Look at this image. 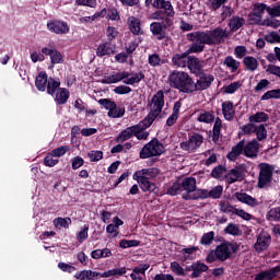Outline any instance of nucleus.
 I'll list each match as a JSON object with an SVG mask.
<instances>
[{
	"label": "nucleus",
	"mask_w": 280,
	"mask_h": 280,
	"mask_svg": "<svg viewBox=\"0 0 280 280\" xmlns=\"http://www.w3.org/2000/svg\"><path fill=\"white\" fill-rule=\"evenodd\" d=\"M264 12H266V4H255L253 12L249 14L250 23H261V19H264Z\"/></svg>",
	"instance_id": "nucleus-19"
},
{
	"label": "nucleus",
	"mask_w": 280,
	"mask_h": 280,
	"mask_svg": "<svg viewBox=\"0 0 280 280\" xmlns=\"http://www.w3.org/2000/svg\"><path fill=\"white\" fill-rule=\"evenodd\" d=\"M135 137V126L128 127L122 130L117 137V143H124V141H128V139H132Z\"/></svg>",
	"instance_id": "nucleus-35"
},
{
	"label": "nucleus",
	"mask_w": 280,
	"mask_h": 280,
	"mask_svg": "<svg viewBox=\"0 0 280 280\" xmlns=\"http://www.w3.org/2000/svg\"><path fill=\"white\" fill-rule=\"evenodd\" d=\"M167 83L172 89L180 93H195L197 86L189 73L180 70H172L167 77Z\"/></svg>",
	"instance_id": "nucleus-2"
},
{
	"label": "nucleus",
	"mask_w": 280,
	"mask_h": 280,
	"mask_svg": "<svg viewBox=\"0 0 280 280\" xmlns=\"http://www.w3.org/2000/svg\"><path fill=\"white\" fill-rule=\"evenodd\" d=\"M225 180L231 185L233 183H237V180H242V172L237 168L231 170L225 175Z\"/></svg>",
	"instance_id": "nucleus-39"
},
{
	"label": "nucleus",
	"mask_w": 280,
	"mask_h": 280,
	"mask_svg": "<svg viewBox=\"0 0 280 280\" xmlns=\"http://www.w3.org/2000/svg\"><path fill=\"white\" fill-rule=\"evenodd\" d=\"M97 277H100V272L97 271H92V270H82V271H78L74 275V279H79V280H94Z\"/></svg>",
	"instance_id": "nucleus-34"
},
{
	"label": "nucleus",
	"mask_w": 280,
	"mask_h": 280,
	"mask_svg": "<svg viewBox=\"0 0 280 280\" xmlns=\"http://www.w3.org/2000/svg\"><path fill=\"white\" fill-rule=\"evenodd\" d=\"M243 63L247 71H257V67H259V61H257V58L250 56L245 57L243 59Z\"/></svg>",
	"instance_id": "nucleus-38"
},
{
	"label": "nucleus",
	"mask_w": 280,
	"mask_h": 280,
	"mask_svg": "<svg viewBox=\"0 0 280 280\" xmlns=\"http://www.w3.org/2000/svg\"><path fill=\"white\" fill-rule=\"evenodd\" d=\"M215 116L209 112H201L197 117V121L200 124H213Z\"/></svg>",
	"instance_id": "nucleus-45"
},
{
	"label": "nucleus",
	"mask_w": 280,
	"mask_h": 280,
	"mask_svg": "<svg viewBox=\"0 0 280 280\" xmlns=\"http://www.w3.org/2000/svg\"><path fill=\"white\" fill-rule=\"evenodd\" d=\"M88 156L92 163H95L97 161H102L104 159V153L102 151H90L88 153Z\"/></svg>",
	"instance_id": "nucleus-58"
},
{
	"label": "nucleus",
	"mask_w": 280,
	"mask_h": 280,
	"mask_svg": "<svg viewBox=\"0 0 280 280\" xmlns=\"http://www.w3.org/2000/svg\"><path fill=\"white\" fill-rule=\"evenodd\" d=\"M42 54L45 56H50L51 65H62V62H65L62 52L56 48L44 47L42 48Z\"/></svg>",
	"instance_id": "nucleus-17"
},
{
	"label": "nucleus",
	"mask_w": 280,
	"mask_h": 280,
	"mask_svg": "<svg viewBox=\"0 0 280 280\" xmlns=\"http://www.w3.org/2000/svg\"><path fill=\"white\" fill-rule=\"evenodd\" d=\"M235 198L238 202H243V205H247L248 207H257L259 205L257 199L246 192H235Z\"/></svg>",
	"instance_id": "nucleus-24"
},
{
	"label": "nucleus",
	"mask_w": 280,
	"mask_h": 280,
	"mask_svg": "<svg viewBox=\"0 0 280 280\" xmlns=\"http://www.w3.org/2000/svg\"><path fill=\"white\" fill-rule=\"evenodd\" d=\"M233 213H234V215H238V218H242V220H247V221L253 220V214H250L242 209L235 208L233 210Z\"/></svg>",
	"instance_id": "nucleus-60"
},
{
	"label": "nucleus",
	"mask_w": 280,
	"mask_h": 280,
	"mask_svg": "<svg viewBox=\"0 0 280 280\" xmlns=\"http://www.w3.org/2000/svg\"><path fill=\"white\" fill-rule=\"evenodd\" d=\"M70 150L71 148L69 145H61L50 152L55 155L56 159H60V156H65V154H67Z\"/></svg>",
	"instance_id": "nucleus-54"
},
{
	"label": "nucleus",
	"mask_w": 280,
	"mask_h": 280,
	"mask_svg": "<svg viewBox=\"0 0 280 280\" xmlns=\"http://www.w3.org/2000/svg\"><path fill=\"white\" fill-rule=\"evenodd\" d=\"M243 152L245 156L253 159V156H256L259 152V142H257V140H252L245 148L243 147Z\"/></svg>",
	"instance_id": "nucleus-23"
},
{
	"label": "nucleus",
	"mask_w": 280,
	"mask_h": 280,
	"mask_svg": "<svg viewBox=\"0 0 280 280\" xmlns=\"http://www.w3.org/2000/svg\"><path fill=\"white\" fill-rule=\"evenodd\" d=\"M153 8L156 10H163L165 16L173 18L176 12L171 1L167 0H151Z\"/></svg>",
	"instance_id": "nucleus-16"
},
{
	"label": "nucleus",
	"mask_w": 280,
	"mask_h": 280,
	"mask_svg": "<svg viewBox=\"0 0 280 280\" xmlns=\"http://www.w3.org/2000/svg\"><path fill=\"white\" fill-rule=\"evenodd\" d=\"M58 163V158H56V155L51 151L44 159V165H46V167H56Z\"/></svg>",
	"instance_id": "nucleus-48"
},
{
	"label": "nucleus",
	"mask_w": 280,
	"mask_h": 280,
	"mask_svg": "<svg viewBox=\"0 0 280 280\" xmlns=\"http://www.w3.org/2000/svg\"><path fill=\"white\" fill-rule=\"evenodd\" d=\"M35 86L38 91H47L48 95H54L56 89L60 86V81L52 78L48 79L46 72H39L35 79Z\"/></svg>",
	"instance_id": "nucleus-4"
},
{
	"label": "nucleus",
	"mask_w": 280,
	"mask_h": 280,
	"mask_svg": "<svg viewBox=\"0 0 280 280\" xmlns=\"http://www.w3.org/2000/svg\"><path fill=\"white\" fill-rule=\"evenodd\" d=\"M115 54V45L109 42L101 43L96 48V56L104 58V56H113Z\"/></svg>",
	"instance_id": "nucleus-20"
},
{
	"label": "nucleus",
	"mask_w": 280,
	"mask_h": 280,
	"mask_svg": "<svg viewBox=\"0 0 280 280\" xmlns=\"http://www.w3.org/2000/svg\"><path fill=\"white\" fill-rule=\"evenodd\" d=\"M267 219L270 220V222H279V220H280V207L270 209L267 213Z\"/></svg>",
	"instance_id": "nucleus-51"
},
{
	"label": "nucleus",
	"mask_w": 280,
	"mask_h": 280,
	"mask_svg": "<svg viewBox=\"0 0 280 280\" xmlns=\"http://www.w3.org/2000/svg\"><path fill=\"white\" fill-rule=\"evenodd\" d=\"M254 132L259 141H264V139H267L268 137V130H266L265 125H256Z\"/></svg>",
	"instance_id": "nucleus-49"
},
{
	"label": "nucleus",
	"mask_w": 280,
	"mask_h": 280,
	"mask_svg": "<svg viewBox=\"0 0 280 280\" xmlns=\"http://www.w3.org/2000/svg\"><path fill=\"white\" fill-rule=\"evenodd\" d=\"M190 45V51L195 54H202L206 45H222L225 38H231V32L226 28L215 27L209 32H194L187 35Z\"/></svg>",
	"instance_id": "nucleus-1"
},
{
	"label": "nucleus",
	"mask_w": 280,
	"mask_h": 280,
	"mask_svg": "<svg viewBox=\"0 0 280 280\" xmlns=\"http://www.w3.org/2000/svg\"><path fill=\"white\" fill-rule=\"evenodd\" d=\"M192 277H200L201 272H207L209 267L205 262H195L191 265Z\"/></svg>",
	"instance_id": "nucleus-42"
},
{
	"label": "nucleus",
	"mask_w": 280,
	"mask_h": 280,
	"mask_svg": "<svg viewBox=\"0 0 280 280\" xmlns=\"http://www.w3.org/2000/svg\"><path fill=\"white\" fill-rule=\"evenodd\" d=\"M256 126L257 125L249 121V124L243 125L241 127V130H242L243 135H253V132H255Z\"/></svg>",
	"instance_id": "nucleus-62"
},
{
	"label": "nucleus",
	"mask_w": 280,
	"mask_h": 280,
	"mask_svg": "<svg viewBox=\"0 0 280 280\" xmlns=\"http://www.w3.org/2000/svg\"><path fill=\"white\" fill-rule=\"evenodd\" d=\"M202 156H205V165L209 167V165H213V163H217L218 161V154H215L213 151L208 150L205 153H202Z\"/></svg>",
	"instance_id": "nucleus-46"
},
{
	"label": "nucleus",
	"mask_w": 280,
	"mask_h": 280,
	"mask_svg": "<svg viewBox=\"0 0 280 280\" xmlns=\"http://www.w3.org/2000/svg\"><path fill=\"white\" fill-rule=\"evenodd\" d=\"M171 270L178 277H184L185 275V269L177 261L171 262Z\"/></svg>",
	"instance_id": "nucleus-57"
},
{
	"label": "nucleus",
	"mask_w": 280,
	"mask_h": 280,
	"mask_svg": "<svg viewBox=\"0 0 280 280\" xmlns=\"http://www.w3.org/2000/svg\"><path fill=\"white\" fill-rule=\"evenodd\" d=\"M182 187L185 194H183L184 200H200V197H196L197 191H202V189L196 188V178L194 177H186L182 182Z\"/></svg>",
	"instance_id": "nucleus-8"
},
{
	"label": "nucleus",
	"mask_w": 280,
	"mask_h": 280,
	"mask_svg": "<svg viewBox=\"0 0 280 280\" xmlns=\"http://www.w3.org/2000/svg\"><path fill=\"white\" fill-rule=\"evenodd\" d=\"M182 106L183 104L179 101L175 102L173 107V113L166 120V126H174L175 122L178 121V115H180Z\"/></svg>",
	"instance_id": "nucleus-31"
},
{
	"label": "nucleus",
	"mask_w": 280,
	"mask_h": 280,
	"mask_svg": "<svg viewBox=\"0 0 280 280\" xmlns=\"http://www.w3.org/2000/svg\"><path fill=\"white\" fill-rule=\"evenodd\" d=\"M107 115L113 119H119V117H124V115H126V108L117 107V104H115L114 107L108 110Z\"/></svg>",
	"instance_id": "nucleus-43"
},
{
	"label": "nucleus",
	"mask_w": 280,
	"mask_h": 280,
	"mask_svg": "<svg viewBox=\"0 0 280 280\" xmlns=\"http://www.w3.org/2000/svg\"><path fill=\"white\" fill-rule=\"evenodd\" d=\"M244 23H245L244 18L233 16L230 20L229 27L231 32H237V30H240V27H242Z\"/></svg>",
	"instance_id": "nucleus-44"
},
{
	"label": "nucleus",
	"mask_w": 280,
	"mask_h": 280,
	"mask_svg": "<svg viewBox=\"0 0 280 280\" xmlns=\"http://www.w3.org/2000/svg\"><path fill=\"white\" fill-rule=\"evenodd\" d=\"M266 10L270 16H280V5H276V7L266 5Z\"/></svg>",
	"instance_id": "nucleus-64"
},
{
	"label": "nucleus",
	"mask_w": 280,
	"mask_h": 280,
	"mask_svg": "<svg viewBox=\"0 0 280 280\" xmlns=\"http://www.w3.org/2000/svg\"><path fill=\"white\" fill-rule=\"evenodd\" d=\"M75 4L85 8H97V0H75Z\"/></svg>",
	"instance_id": "nucleus-61"
},
{
	"label": "nucleus",
	"mask_w": 280,
	"mask_h": 280,
	"mask_svg": "<svg viewBox=\"0 0 280 280\" xmlns=\"http://www.w3.org/2000/svg\"><path fill=\"white\" fill-rule=\"evenodd\" d=\"M133 180H137L138 185L140 186V189L142 191H151L152 194H159V187L156 184L150 182L148 177H143L141 175L133 174L132 175Z\"/></svg>",
	"instance_id": "nucleus-13"
},
{
	"label": "nucleus",
	"mask_w": 280,
	"mask_h": 280,
	"mask_svg": "<svg viewBox=\"0 0 280 280\" xmlns=\"http://www.w3.org/2000/svg\"><path fill=\"white\" fill-rule=\"evenodd\" d=\"M223 63L228 69H230L231 73H235L237 69H240V61H237L235 58L229 56L224 59Z\"/></svg>",
	"instance_id": "nucleus-40"
},
{
	"label": "nucleus",
	"mask_w": 280,
	"mask_h": 280,
	"mask_svg": "<svg viewBox=\"0 0 280 280\" xmlns=\"http://www.w3.org/2000/svg\"><path fill=\"white\" fill-rule=\"evenodd\" d=\"M187 67L190 73H195V75H198L202 73L203 62L200 61V59H198L197 57H189Z\"/></svg>",
	"instance_id": "nucleus-21"
},
{
	"label": "nucleus",
	"mask_w": 280,
	"mask_h": 280,
	"mask_svg": "<svg viewBox=\"0 0 280 280\" xmlns=\"http://www.w3.org/2000/svg\"><path fill=\"white\" fill-rule=\"evenodd\" d=\"M214 238H215V232L211 231V232L205 233L201 236L200 244H202L203 246H209V244H211Z\"/></svg>",
	"instance_id": "nucleus-55"
},
{
	"label": "nucleus",
	"mask_w": 280,
	"mask_h": 280,
	"mask_svg": "<svg viewBox=\"0 0 280 280\" xmlns=\"http://www.w3.org/2000/svg\"><path fill=\"white\" fill-rule=\"evenodd\" d=\"M268 100H280V89L267 91L261 96L262 102H266Z\"/></svg>",
	"instance_id": "nucleus-50"
},
{
	"label": "nucleus",
	"mask_w": 280,
	"mask_h": 280,
	"mask_svg": "<svg viewBox=\"0 0 280 280\" xmlns=\"http://www.w3.org/2000/svg\"><path fill=\"white\" fill-rule=\"evenodd\" d=\"M119 226H124V222L121 219H119V217H115L113 219V223L106 226V231L110 235L114 234V237H117V235H119Z\"/></svg>",
	"instance_id": "nucleus-28"
},
{
	"label": "nucleus",
	"mask_w": 280,
	"mask_h": 280,
	"mask_svg": "<svg viewBox=\"0 0 280 280\" xmlns=\"http://www.w3.org/2000/svg\"><path fill=\"white\" fill-rule=\"evenodd\" d=\"M144 78L143 73L138 72L135 74H131L128 71H119V72H113L107 75H104L102 78L103 84H117V82H121L124 80V84H139L140 81H142Z\"/></svg>",
	"instance_id": "nucleus-3"
},
{
	"label": "nucleus",
	"mask_w": 280,
	"mask_h": 280,
	"mask_svg": "<svg viewBox=\"0 0 280 280\" xmlns=\"http://www.w3.org/2000/svg\"><path fill=\"white\" fill-rule=\"evenodd\" d=\"M270 119V116L266 114L265 112H258L256 114H253L249 116L248 120L250 124H264Z\"/></svg>",
	"instance_id": "nucleus-36"
},
{
	"label": "nucleus",
	"mask_w": 280,
	"mask_h": 280,
	"mask_svg": "<svg viewBox=\"0 0 280 280\" xmlns=\"http://www.w3.org/2000/svg\"><path fill=\"white\" fill-rule=\"evenodd\" d=\"M31 60L32 62H45V54L33 51L31 52Z\"/></svg>",
	"instance_id": "nucleus-63"
},
{
	"label": "nucleus",
	"mask_w": 280,
	"mask_h": 280,
	"mask_svg": "<svg viewBox=\"0 0 280 280\" xmlns=\"http://www.w3.org/2000/svg\"><path fill=\"white\" fill-rule=\"evenodd\" d=\"M153 122V118L147 116L142 121L133 126V137H136L139 141H145V139L150 137V133L145 131V129L150 128Z\"/></svg>",
	"instance_id": "nucleus-11"
},
{
	"label": "nucleus",
	"mask_w": 280,
	"mask_h": 280,
	"mask_svg": "<svg viewBox=\"0 0 280 280\" xmlns=\"http://www.w3.org/2000/svg\"><path fill=\"white\" fill-rule=\"evenodd\" d=\"M242 152H244V141L238 142L232 148L231 152L228 153L229 161H236Z\"/></svg>",
	"instance_id": "nucleus-37"
},
{
	"label": "nucleus",
	"mask_w": 280,
	"mask_h": 280,
	"mask_svg": "<svg viewBox=\"0 0 280 280\" xmlns=\"http://www.w3.org/2000/svg\"><path fill=\"white\" fill-rule=\"evenodd\" d=\"M150 32H152L153 36H155L158 40H163V38H165V30H163L162 23H159V22L151 23Z\"/></svg>",
	"instance_id": "nucleus-29"
},
{
	"label": "nucleus",
	"mask_w": 280,
	"mask_h": 280,
	"mask_svg": "<svg viewBox=\"0 0 280 280\" xmlns=\"http://www.w3.org/2000/svg\"><path fill=\"white\" fill-rule=\"evenodd\" d=\"M69 224H71V219L69 218H57L54 220V226H56V229H69Z\"/></svg>",
	"instance_id": "nucleus-52"
},
{
	"label": "nucleus",
	"mask_w": 280,
	"mask_h": 280,
	"mask_svg": "<svg viewBox=\"0 0 280 280\" xmlns=\"http://www.w3.org/2000/svg\"><path fill=\"white\" fill-rule=\"evenodd\" d=\"M215 250L218 259H220V261H226V259L235 253V245H233V243H222L215 248Z\"/></svg>",
	"instance_id": "nucleus-14"
},
{
	"label": "nucleus",
	"mask_w": 280,
	"mask_h": 280,
	"mask_svg": "<svg viewBox=\"0 0 280 280\" xmlns=\"http://www.w3.org/2000/svg\"><path fill=\"white\" fill-rule=\"evenodd\" d=\"M124 275H126V267L109 269L103 273L100 272L98 277L101 279H110V277H121Z\"/></svg>",
	"instance_id": "nucleus-27"
},
{
	"label": "nucleus",
	"mask_w": 280,
	"mask_h": 280,
	"mask_svg": "<svg viewBox=\"0 0 280 280\" xmlns=\"http://www.w3.org/2000/svg\"><path fill=\"white\" fill-rule=\"evenodd\" d=\"M137 176H142L143 178H156L159 174H161V171L156 167H151V168H142L140 171H137L136 173Z\"/></svg>",
	"instance_id": "nucleus-26"
},
{
	"label": "nucleus",
	"mask_w": 280,
	"mask_h": 280,
	"mask_svg": "<svg viewBox=\"0 0 280 280\" xmlns=\"http://www.w3.org/2000/svg\"><path fill=\"white\" fill-rule=\"evenodd\" d=\"M149 65H151V67H159V65H165V59H161L159 55L153 54L149 56Z\"/></svg>",
	"instance_id": "nucleus-56"
},
{
	"label": "nucleus",
	"mask_w": 280,
	"mask_h": 280,
	"mask_svg": "<svg viewBox=\"0 0 280 280\" xmlns=\"http://www.w3.org/2000/svg\"><path fill=\"white\" fill-rule=\"evenodd\" d=\"M106 16V9L101 10V12L94 13L92 16H84L80 19V23H93L95 19H104Z\"/></svg>",
	"instance_id": "nucleus-47"
},
{
	"label": "nucleus",
	"mask_w": 280,
	"mask_h": 280,
	"mask_svg": "<svg viewBox=\"0 0 280 280\" xmlns=\"http://www.w3.org/2000/svg\"><path fill=\"white\" fill-rule=\"evenodd\" d=\"M224 174H226V168H224L222 165L214 167L211 172L212 178H222Z\"/></svg>",
	"instance_id": "nucleus-59"
},
{
	"label": "nucleus",
	"mask_w": 280,
	"mask_h": 280,
	"mask_svg": "<svg viewBox=\"0 0 280 280\" xmlns=\"http://www.w3.org/2000/svg\"><path fill=\"white\" fill-rule=\"evenodd\" d=\"M280 272V266L273 267L269 271L260 272L255 280H272Z\"/></svg>",
	"instance_id": "nucleus-33"
},
{
	"label": "nucleus",
	"mask_w": 280,
	"mask_h": 280,
	"mask_svg": "<svg viewBox=\"0 0 280 280\" xmlns=\"http://www.w3.org/2000/svg\"><path fill=\"white\" fill-rule=\"evenodd\" d=\"M224 232L228 233V235H242V230H240V225L235 223H230L224 229Z\"/></svg>",
	"instance_id": "nucleus-53"
},
{
	"label": "nucleus",
	"mask_w": 280,
	"mask_h": 280,
	"mask_svg": "<svg viewBox=\"0 0 280 280\" xmlns=\"http://www.w3.org/2000/svg\"><path fill=\"white\" fill-rule=\"evenodd\" d=\"M129 28L132 34H140L141 33V21L135 16H130L128 19Z\"/></svg>",
	"instance_id": "nucleus-41"
},
{
	"label": "nucleus",
	"mask_w": 280,
	"mask_h": 280,
	"mask_svg": "<svg viewBox=\"0 0 280 280\" xmlns=\"http://www.w3.org/2000/svg\"><path fill=\"white\" fill-rule=\"evenodd\" d=\"M202 135L200 133H192L188 136L187 140H184L180 142L179 148L184 152H188V154H191L202 145Z\"/></svg>",
	"instance_id": "nucleus-7"
},
{
	"label": "nucleus",
	"mask_w": 280,
	"mask_h": 280,
	"mask_svg": "<svg viewBox=\"0 0 280 280\" xmlns=\"http://www.w3.org/2000/svg\"><path fill=\"white\" fill-rule=\"evenodd\" d=\"M47 30L51 34H57V36H67L71 32V26L65 21L50 20L47 22Z\"/></svg>",
	"instance_id": "nucleus-10"
},
{
	"label": "nucleus",
	"mask_w": 280,
	"mask_h": 280,
	"mask_svg": "<svg viewBox=\"0 0 280 280\" xmlns=\"http://www.w3.org/2000/svg\"><path fill=\"white\" fill-rule=\"evenodd\" d=\"M270 234H268V232H260L254 244V249L256 253H264V250H267L268 246H270Z\"/></svg>",
	"instance_id": "nucleus-15"
},
{
	"label": "nucleus",
	"mask_w": 280,
	"mask_h": 280,
	"mask_svg": "<svg viewBox=\"0 0 280 280\" xmlns=\"http://www.w3.org/2000/svg\"><path fill=\"white\" fill-rule=\"evenodd\" d=\"M223 191H224V187L218 185V186H214L211 190L201 189L197 191L195 198H199L200 200H205L207 198H212L213 200H218V198L222 197Z\"/></svg>",
	"instance_id": "nucleus-12"
},
{
	"label": "nucleus",
	"mask_w": 280,
	"mask_h": 280,
	"mask_svg": "<svg viewBox=\"0 0 280 280\" xmlns=\"http://www.w3.org/2000/svg\"><path fill=\"white\" fill-rule=\"evenodd\" d=\"M198 246L184 247L179 250L182 261H187V259H194L198 253Z\"/></svg>",
	"instance_id": "nucleus-25"
},
{
	"label": "nucleus",
	"mask_w": 280,
	"mask_h": 280,
	"mask_svg": "<svg viewBox=\"0 0 280 280\" xmlns=\"http://www.w3.org/2000/svg\"><path fill=\"white\" fill-rule=\"evenodd\" d=\"M55 102H57V104H67L70 95L67 89L59 86L55 90Z\"/></svg>",
	"instance_id": "nucleus-32"
},
{
	"label": "nucleus",
	"mask_w": 280,
	"mask_h": 280,
	"mask_svg": "<svg viewBox=\"0 0 280 280\" xmlns=\"http://www.w3.org/2000/svg\"><path fill=\"white\" fill-rule=\"evenodd\" d=\"M258 187L259 189H264V187H267V185H270V183H272V173L275 172V166L268 163H260L258 165Z\"/></svg>",
	"instance_id": "nucleus-6"
},
{
	"label": "nucleus",
	"mask_w": 280,
	"mask_h": 280,
	"mask_svg": "<svg viewBox=\"0 0 280 280\" xmlns=\"http://www.w3.org/2000/svg\"><path fill=\"white\" fill-rule=\"evenodd\" d=\"M163 106H165V94L163 91H159L155 95H153L151 101V113L147 117H151L154 121L156 117L163 110Z\"/></svg>",
	"instance_id": "nucleus-9"
},
{
	"label": "nucleus",
	"mask_w": 280,
	"mask_h": 280,
	"mask_svg": "<svg viewBox=\"0 0 280 280\" xmlns=\"http://www.w3.org/2000/svg\"><path fill=\"white\" fill-rule=\"evenodd\" d=\"M222 113L223 117L228 121H232L233 117H235V108L233 107V103L226 101L222 104Z\"/></svg>",
	"instance_id": "nucleus-30"
},
{
	"label": "nucleus",
	"mask_w": 280,
	"mask_h": 280,
	"mask_svg": "<svg viewBox=\"0 0 280 280\" xmlns=\"http://www.w3.org/2000/svg\"><path fill=\"white\" fill-rule=\"evenodd\" d=\"M191 50V46L189 47V49L184 52V54H176L173 56L172 58V63L174 65V67H177L178 69H185V67H187V65L189 63V54H195Z\"/></svg>",
	"instance_id": "nucleus-18"
},
{
	"label": "nucleus",
	"mask_w": 280,
	"mask_h": 280,
	"mask_svg": "<svg viewBox=\"0 0 280 280\" xmlns=\"http://www.w3.org/2000/svg\"><path fill=\"white\" fill-rule=\"evenodd\" d=\"M165 152V147L159 140H151L140 151V159H152V156H161Z\"/></svg>",
	"instance_id": "nucleus-5"
},
{
	"label": "nucleus",
	"mask_w": 280,
	"mask_h": 280,
	"mask_svg": "<svg viewBox=\"0 0 280 280\" xmlns=\"http://www.w3.org/2000/svg\"><path fill=\"white\" fill-rule=\"evenodd\" d=\"M211 82H213V75L211 74H201L199 80L195 83L197 89L196 91H205L211 86Z\"/></svg>",
	"instance_id": "nucleus-22"
}]
</instances>
